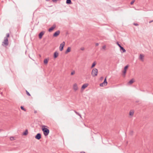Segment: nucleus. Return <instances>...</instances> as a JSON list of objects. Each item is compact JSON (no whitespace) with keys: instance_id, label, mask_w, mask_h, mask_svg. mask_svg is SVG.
Wrapping results in <instances>:
<instances>
[{"instance_id":"obj_1","label":"nucleus","mask_w":153,"mask_h":153,"mask_svg":"<svg viewBox=\"0 0 153 153\" xmlns=\"http://www.w3.org/2000/svg\"><path fill=\"white\" fill-rule=\"evenodd\" d=\"M45 127H46L45 126H42V130L43 131L44 135L46 136L49 133V130L48 128H45Z\"/></svg>"},{"instance_id":"obj_2","label":"nucleus","mask_w":153,"mask_h":153,"mask_svg":"<svg viewBox=\"0 0 153 153\" xmlns=\"http://www.w3.org/2000/svg\"><path fill=\"white\" fill-rule=\"evenodd\" d=\"M98 70L97 68H94L93 69L91 72V74L93 76L95 77L97 75Z\"/></svg>"},{"instance_id":"obj_3","label":"nucleus","mask_w":153,"mask_h":153,"mask_svg":"<svg viewBox=\"0 0 153 153\" xmlns=\"http://www.w3.org/2000/svg\"><path fill=\"white\" fill-rule=\"evenodd\" d=\"M2 45L3 46H7L8 45V38H4V41L2 42Z\"/></svg>"},{"instance_id":"obj_4","label":"nucleus","mask_w":153,"mask_h":153,"mask_svg":"<svg viewBox=\"0 0 153 153\" xmlns=\"http://www.w3.org/2000/svg\"><path fill=\"white\" fill-rule=\"evenodd\" d=\"M65 45V42H63L62 43L60 44L59 47V50L60 51H62L63 50Z\"/></svg>"},{"instance_id":"obj_5","label":"nucleus","mask_w":153,"mask_h":153,"mask_svg":"<svg viewBox=\"0 0 153 153\" xmlns=\"http://www.w3.org/2000/svg\"><path fill=\"white\" fill-rule=\"evenodd\" d=\"M41 134L39 133L37 134L35 136V138L38 140H40L41 138Z\"/></svg>"},{"instance_id":"obj_6","label":"nucleus","mask_w":153,"mask_h":153,"mask_svg":"<svg viewBox=\"0 0 153 153\" xmlns=\"http://www.w3.org/2000/svg\"><path fill=\"white\" fill-rule=\"evenodd\" d=\"M60 31L59 30H57L53 34V36L54 37H56L59 35V34H60Z\"/></svg>"},{"instance_id":"obj_7","label":"nucleus","mask_w":153,"mask_h":153,"mask_svg":"<svg viewBox=\"0 0 153 153\" xmlns=\"http://www.w3.org/2000/svg\"><path fill=\"white\" fill-rule=\"evenodd\" d=\"M45 32V31H42L39 34V39H41L42 38V36L44 34Z\"/></svg>"},{"instance_id":"obj_8","label":"nucleus","mask_w":153,"mask_h":153,"mask_svg":"<svg viewBox=\"0 0 153 153\" xmlns=\"http://www.w3.org/2000/svg\"><path fill=\"white\" fill-rule=\"evenodd\" d=\"M56 26L55 25H54L52 27H50L48 29V31L50 32H51L52 30H53L55 27Z\"/></svg>"},{"instance_id":"obj_9","label":"nucleus","mask_w":153,"mask_h":153,"mask_svg":"<svg viewBox=\"0 0 153 153\" xmlns=\"http://www.w3.org/2000/svg\"><path fill=\"white\" fill-rule=\"evenodd\" d=\"M73 89L75 91H76L78 90V88L76 84H74L73 85Z\"/></svg>"},{"instance_id":"obj_10","label":"nucleus","mask_w":153,"mask_h":153,"mask_svg":"<svg viewBox=\"0 0 153 153\" xmlns=\"http://www.w3.org/2000/svg\"><path fill=\"white\" fill-rule=\"evenodd\" d=\"M144 56L142 54H140L139 56V59L142 61H143L144 60Z\"/></svg>"},{"instance_id":"obj_11","label":"nucleus","mask_w":153,"mask_h":153,"mask_svg":"<svg viewBox=\"0 0 153 153\" xmlns=\"http://www.w3.org/2000/svg\"><path fill=\"white\" fill-rule=\"evenodd\" d=\"M58 55L59 53L57 51L55 52L54 53V58H56L58 57Z\"/></svg>"},{"instance_id":"obj_12","label":"nucleus","mask_w":153,"mask_h":153,"mask_svg":"<svg viewBox=\"0 0 153 153\" xmlns=\"http://www.w3.org/2000/svg\"><path fill=\"white\" fill-rule=\"evenodd\" d=\"M88 84H83L82 87V89H85L88 86Z\"/></svg>"},{"instance_id":"obj_13","label":"nucleus","mask_w":153,"mask_h":153,"mask_svg":"<svg viewBox=\"0 0 153 153\" xmlns=\"http://www.w3.org/2000/svg\"><path fill=\"white\" fill-rule=\"evenodd\" d=\"M71 51V48L70 47H68V48L67 50L65 52V53L67 54L68 52H70Z\"/></svg>"},{"instance_id":"obj_14","label":"nucleus","mask_w":153,"mask_h":153,"mask_svg":"<svg viewBox=\"0 0 153 153\" xmlns=\"http://www.w3.org/2000/svg\"><path fill=\"white\" fill-rule=\"evenodd\" d=\"M66 3L68 4H72L71 0H66Z\"/></svg>"},{"instance_id":"obj_15","label":"nucleus","mask_w":153,"mask_h":153,"mask_svg":"<svg viewBox=\"0 0 153 153\" xmlns=\"http://www.w3.org/2000/svg\"><path fill=\"white\" fill-rule=\"evenodd\" d=\"M134 82V80L133 79H131L128 83V84L129 85H131Z\"/></svg>"},{"instance_id":"obj_16","label":"nucleus","mask_w":153,"mask_h":153,"mask_svg":"<svg viewBox=\"0 0 153 153\" xmlns=\"http://www.w3.org/2000/svg\"><path fill=\"white\" fill-rule=\"evenodd\" d=\"M120 50H122L123 51L122 53H124L126 52V50L123 47L121 46L120 47Z\"/></svg>"},{"instance_id":"obj_17","label":"nucleus","mask_w":153,"mask_h":153,"mask_svg":"<svg viewBox=\"0 0 153 153\" xmlns=\"http://www.w3.org/2000/svg\"><path fill=\"white\" fill-rule=\"evenodd\" d=\"M28 133V131L27 129H26L25 131L23 133V135H26Z\"/></svg>"},{"instance_id":"obj_18","label":"nucleus","mask_w":153,"mask_h":153,"mask_svg":"<svg viewBox=\"0 0 153 153\" xmlns=\"http://www.w3.org/2000/svg\"><path fill=\"white\" fill-rule=\"evenodd\" d=\"M96 65V62H94L93 63V64L92 65V66L91 67V68H94L95 66Z\"/></svg>"},{"instance_id":"obj_19","label":"nucleus","mask_w":153,"mask_h":153,"mask_svg":"<svg viewBox=\"0 0 153 153\" xmlns=\"http://www.w3.org/2000/svg\"><path fill=\"white\" fill-rule=\"evenodd\" d=\"M44 64H47L48 63V60L47 59H45L44 61Z\"/></svg>"},{"instance_id":"obj_20","label":"nucleus","mask_w":153,"mask_h":153,"mask_svg":"<svg viewBox=\"0 0 153 153\" xmlns=\"http://www.w3.org/2000/svg\"><path fill=\"white\" fill-rule=\"evenodd\" d=\"M100 86L103 87L104 86H106V85H105V84L103 82L102 83H100Z\"/></svg>"},{"instance_id":"obj_21","label":"nucleus","mask_w":153,"mask_h":153,"mask_svg":"<svg viewBox=\"0 0 153 153\" xmlns=\"http://www.w3.org/2000/svg\"><path fill=\"white\" fill-rule=\"evenodd\" d=\"M126 72V70H125L124 69V71H123V76H124V77H125V76Z\"/></svg>"},{"instance_id":"obj_22","label":"nucleus","mask_w":153,"mask_h":153,"mask_svg":"<svg viewBox=\"0 0 153 153\" xmlns=\"http://www.w3.org/2000/svg\"><path fill=\"white\" fill-rule=\"evenodd\" d=\"M103 82L105 84V85H107V82L106 80V77L105 78Z\"/></svg>"},{"instance_id":"obj_23","label":"nucleus","mask_w":153,"mask_h":153,"mask_svg":"<svg viewBox=\"0 0 153 153\" xmlns=\"http://www.w3.org/2000/svg\"><path fill=\"white\" fill-rule=\"evenodd\" d=\"M134 111H130L129 112V115L130 116H133L134 114Z\"/></svg>"},{"instance_id":"obj_24","label":"nucleus","mask_w":153,"mask_h":153,"mask_svg":"<svg viewBox=\"0 0 153 153\" xmlns=\"http://www.w3.org/2000/svg\"><path fill=\"white\" fill-rule=\"evenodd\" d=\"M20 108L22 110L24 111H26V109L24 108V107L23 106H21Z\"/></svg>"},{"instance_id":"obj_25","label":"nucleus","mask_w":153,"mask_h":153,"mask_svg":"<svg viewBox=\"0 0 153 153\" xmlns=\"http://www.w3.org/2000/svg\"><path fill=\"white\" fill-rule=\"evenodd\" d=\"M75 73V71H72L71 73V75H72L74 74Z\"/></svg>"},{"instance_id":"obj_26","label":"nucleus","mask_w":153,"mask_h":153,"mask_svg":"<svg viewBox=\"0 0 153 153\" xmlns=\"http://www.w3.org/2000/svg\"><path fill=\"white\" fill-rule=\"evenodd\" d=\"M10 139L11 140H14V138L13 137H11L10 138Z\"/></svg>"},{"instance_id":"obj_27","label":"nucleus","mask_w":153,"mask_h":153,"mask_svg":"<svg viewBox=\"0 0 153 153\" xmlns=\"http://www.w3.org/2000/svg\"><path fill=\"white\" fill-rule=\"evenodd\" d=\"M26 94H27V95H28V96H30V94L27 91V90H26Z\"/></svg>"},{"instance_id":"obj_28","label":"nucleus","mask_w":153,"mask_h":153,"mask_svg":"<svg viewBox=\"0 0 153 153\" xmlns=\"http://www.w3.org/2000/svg\"><path fill=\"white\" fill-rule=\"evenodd\" d=\"M9 37V33H7L6 34V36L5 37H4V38H7L8 37Z\"/></svg>"},{"instance_id":"obj_29","label":"nucleus","mask_w":153,"mask_h":153,"mask_svg":"<svg viewBox=\"0 0 153 153\" xmlns=\"http://www.w3.org/2000/svg\"><path fill=\"white\" fill-rule=\"evenodd\" d=\"M128 65H127L126 66H125L124 68V70H126V69L128 68Z\"/></svg>"},{"instance_id":"obj_30","label":"nucleus","mask_w":153,"mask_h":153,"mask_svg":"<svg viewBox=\"0 0 153 153\" xmlns=\"http://www.w3.org/2000/svg\"><path fill=\"white\" fill-rule=\"evenodd\" d=\"M133 131H131L129 132V134L132 135L133 134Z\"/></svg>"},{"instance_id":"obj_31","label":"nucleus","mask_w":153,"mask_h":153,"mask_svg":"<svg viewBox=\"0 0 153 153\" xmlns=\"http://www.w3.org/2000/svg\"><path fill=\"white\" fill-rule=\"evenodd\" d=\"M135 1V0H133L130 3L132 5L134 3V2Z\"/></svg>"},{"instance_id":"obj_32","label":"nucleus","mask_w":153,"mask_h":153,"mask_svg":"<svg viewBox=\"0 0 153 153\" xmlns=\"http://www.w3.org/2000/svg\"><path fill=\"white\" fill-rule=\"evenodd\" d=\"M74 112L76 114L78 115H79V114L76 111H74Z\"/></svg>"},{"instance_id":"obj_33","label":"nucleus","mask_w":153,"mask_h":153,"mask_svg":"<svg viewBox=\"0 0 153 153\" xmlns=\"http://www.w3.org/2000/svg\"><path fill=\"white\" fill-rule=\"evenodd\" d=\"M117 44L118 46L120 48L122 46L118 43V42H117Z\"/></svg>"},{"instance_id":"obj_34","label":"nucleus","mask_w":153,"mask_h":153,"mask_svg":"<svg viewBox=\"0 0 153 153\" xmlns=\"http://www.w3.org/2000/svg\"><path fill=\"white\" fill-rule=\"evenodd\" d=\"M106 48V46L105 45L103 46L102 47V49H105V48Z\"/></svg>"},{"instance_id":"obj_35","label":"nucleus","mask_w":153,"mask_h":153,"mask_svg":"<svg viewBox=\"0 0 153 153\" xmlns=\"http://www.w3.org/2000/svg\"><path fill=\"white\" fill-rule=\"evenodd\" d=\"M134 25L135 26H138V24L137 23H134Z\"/></svg>"},{"instance_id":"obj_36","label":"nucleus","mask_w":153,"mask_h":153,"mask_svg":"<svg viewBox=\"0 0 153 153\" xmlns=\"http://www.w3.org/2000/svg\"><path fill=\"white\" fill-rule=\"evenodd\" d=\"M57 1V0H52V1L54 2H56Z\"/></svg>"},{"instance_id":"obj_37","label":"nucleus","mask_w":153,"mask_h":153,"mask_svg":"<svg viewBox=\"0 0 153 153\" xmlns=\"http://www.w3.org/2000/svg\"><path fill=\"white\" fill-rule=\"evenodd\" d=\"M98 45H99V44H98V43H96L95 44V45H96V46H98Z\"/></svg>"},{"instance_id":"obj_38","label":"nucleus","mask_w":153,"mask_h":153,"mask_svg":"<svg viewBox=\"0 0 153 153\" xmlns=\"http://www.w3.org/2000/svg\"><path fill=\"white\" fill-rule=\"evenodd\" d=\"M84 48H81V50H84Z\"/></svg>"},{"instance_id":"obj_39","label":"nucleus","mask_w":153,"mask_h":153,"mask_svg":"<svg viewBox=\"0 0 153 153\" xmlns=\"http://www.w3.org/2000/svg\"><path fill=\"white\" fill-rule=\"evenodd\" d=\"M78 115L80 117V118H82L81 115L80 114H79V115Z\"/></svg>"},{"instance_id":"obj_40","label":"nucleus","mask_w":153,"mask_h":153,"mask_svg":"<svg viewBox=\"0 0 153 153\" xmlns=\"http://www.w3.org/2000/svg\"><path fill=\"white\" fill-rule=\"evenodd\" d=\"M152 22H153V20L149 22V23H150Z\"/></svg>"},{"instance_id":"obj_41","label":"nucleus","mask_w":153,"mask_h":153,"mask_svg":"<svg viewBox=\"0 0 153 153\" xmlns=\"http://www.w3.org/2000/svg\"><path fill=\"white\" fill-rule=\"evenodd\" d=\"M34 112L36 113H37V111H35Z\"/></svg>"},{"instance_id":"obj_42","label":"nucleus","mask_w":153,"mask_h":153,"mask_svg":"<svg viewBox=\"0 0 153 153\" xmlns=\"http://www.w3.org/2000/svg\"><path fill=\"white\" fill-rule=\"evenodd\" d=\"M47 1H49L50 0H45Z\"/></svg>"},{"instance_id":"obj_43","label":"nucleus","mask_w":153,"mask_h":153,"mask_svg":"<svg viewBox=\"0 0 153 153\" xmlns=\"http://www.w3.org/2000/svg\"><path fill=\"white\" fill-rule=\"evenodd\" d=\"M0 93V94H2V92H1V93Z\"/></svg>"}]
</instances>
